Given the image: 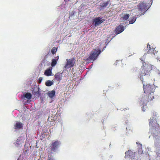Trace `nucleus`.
Listing matches in <instances>:
<instances>
[{
	"mask_svg": "<svg viewBox=\"0 0 160 160\" xmlns=\"http://www.w3.org/2000/svg\"><path fill=\"white\" fill-rule=\"evenodd\" d=\"M152 65L150 64L144 62H142V66L141 67V71L140 75V79L142 78V76L146 75H149L150 71L152 70Z\"/></svg>",
	"mask_w": 160,
	"mask_h": 160,
	"instance_id": "f257e3e1",
	"label": "nucleus"
},
{
	"mask_svg": "<svg viewBox=\"0 0 160 160\" xmlns=\"http://www.w3.org/2000/svg\"><path fill=\"white\" fill-rule=\"evenodd\" d=\"M142 82L144 93L148 95L149 94L150 95H153V92L155 91L154 86L153 85H151L149 84L146 85L145 82Z\"/></svg>",
	"mask_w": 160,
	"mask_h": 160,
	"instance_id": "f03ea898",
	"label": "nucleus"
},
{
	"mask_svg": "<svg viewBox=\"0 0 160 160\" xmlns=\"http://www.w3.org/2000/svg\"><path fill=\"white\" fill-rule=\"evenodd\" d=\"M61 144L60 141L58 140L52 141L49 145V152L51 153H53L57 152L60 147Z\"/></svg>",
	"mask_w": 160,
	"mask_h": 160,
	"instance_id": "7ed1b4c3",
	"label": "nucleus"
},
{
	"mask_svg": "<svg viewBox=\"0 0 160 160\" xmlns=\"http://www.w3.org/2000/svg\"><path fill=\"white\" fill-rule=\"evenodd\" d=\"M150 96V98H149V95L146 94L144 95L143 97L141 98L140 101L142 102V104H147L148 102L151 101L154 98L153 95H151Z\"/></svg>",
	"mask_w": 160,
	"mask_h": 160,
	"instance_id": "20e7f679",
	"label": "nucleus"
},
{
	"mask_svg": "<svg viewBox=\"0 0 160 160\" xmlns=\"http://www.w3.org/2000/svg\"><path fill=\"white\" fill-rule=\"evenodd\" d=\"M100 52V50L98 51L95 50L93 52H91L87 59L88 60H92L93 61L97 59V57Z\"/></svg>",
	"mask_w": 160,
	"mask_h": 160,
	"instance_id": "39448f33",
	"label": "nucleus"
},
{
	"mask_svg": "<svg viewBox=\"0 0 160 160\" xmlns=\"http://www.w3.org/2000/svg\"><path fill=\"white\" fill-rule=\"evenodd\" d=\"M105 19L102 18H101L98 17L95 18L94 19L93 21V24L94 26L96 27L99 26L104 21Z\"/></svg>",
	"mask_w": 160,
	"mask_h": 160,
	"instance_id": "423d86ee",
	"label": "nucleus"
},
{
	"mask_svg": "<svg viewBox=\"0 0 160 160\" xmlns=\"http://www.w3.org/2000/svg\"><path fill=\"white\" fill-rule=\"evenodd\" d=\"M67 63L65 66V68L68 69L72 67L75 62V59L72 58L69 59H67Z\"/></svg>",
	"mask_w": 160,
	"mask_h": 160,
	"instance_id": "0eeeda50",
	"label": "nucleus"
},
{
	"mask_svg": "<svg viewBox=\"0 0 160 160\" xmlns=\"http://www.w3.org/2000/svg\"><path fill=\"white\" fill-rule=\"evenodd\" d=\"M32 94L34 95L35 98H38L40 96L39 88L37 87H34L32 90Z\"/></svg>",
	"mask_w": 160,
	"mask_h": 160,
	"instance_id": "6e6552de",
	"label": "nucleus"
},
{
	"mask_svg": "<svg viewBox=\"0 0 160 160\" xmlns=\"http://www.w3.org/2000/svg\"><path fill=\"white\" fill-rule=\"evenodd\" d=\"M124 29V27L121 25L118 26L115 29V32L116 33L118 34L122 32Z\"/></svg>",
	"mask_w": 160,
	"mask_h": 160,
	"instance_id": "1a4fd4ad",
	"label": "nucleus"
},
{
	"mask_svg": "<svg viewBox=\"0 0 160 160\" xmlns=\"http://www.w3.org/2000/svg\"><path fill=\"white\" fill-rule=\"evenodd\" d=\"M146 7L145 4L143 2L140 3L138 6V8L140 11H144Z\"/></svg>",
	"mask_w": 160,
	"mask_h": 160,
	"instance_id": "9d476101",
	"label": "nucleus"
},
{
	"mask_svg": "<svg viewBox=\"0 0 160 160\" xmlns=\"http://www.w3.org/2000/svg\"><path fill=\"white\" fill-rule=\"evenodd\" d=\"M110 0H108L107 1H104L100 3V6L102 8L107 7L108 5L110 3L111 4Z\"/></svg>",
	"mask_w": 160,
	"mask_h": 160,
	"instance_id": "9b49d317",
	"label": "nucleus"
},
{
	"mask_svg": "<svg viewBox=\"0 0 160 160\" xmlns=\"http://www.w3.org/2000/svg\"><path fill=\"white\" fill-rule=\"evenodd\" d=\"M59 58L58 56L55 57L52 60V62L51 63V66L52 67L55 66L57 63V61L58 60Z\"/></svg>",
	"mask_w": 160,
	"mask_h": 160,
	"instance_id": "f8f14e48",
	"label": "nucleus"
},
{
	"mask_svg": "<svg viewBox=\"0 0 160 160\" xmlns=\"http://www.w3.org/2000/svg\"><path fill=\"white\" fill-rule=\"evenodd\" d=\"M52 69V67H50L49 68L47 69L44 72V74L47 76L51 75Z\"/></svg>",
	"mask_w": 160,
	"mask_h": 160,
	"instance_id": "ddd939ff",
	"label": "nucleus"
},
{
	"mask_svg": "<svg viewBox=\"0 0 160 160\" xmlns=\"http://www.w3.org/2000/svg\"><path fill=\"white\" fill-rule=\"evenodd\" d=\"M14 128L15 129H20L22 127V123L20 122H16L14 126Z\"/></svg>",
	"mask_w": 160,
	"mask_h": 160,
	"instance_id": "4468645a",
	"label": "nucleus"
},
{
	"mask_svg": "<svg viewBox=\"0 0 160 160\" xmlns=\"http://www.w3.org/2000/svg\"><path fill=\"white\" fill-rule=\"evenodd\" d=\"M54 77V79H55L56 80H61L62 78V74L59 72L57 73L56 74Z\"/></svg>",
	"mask_w": 160,
	"mask_h": 160,
	"instance_id": "2eb2a0df",
	"label": "nucleus"
},
{
	"mask_svg": "<svg viewBox=\"0 0 160 160\" xmlns=\"http://www.w3.org/2000/svg\"><path fill=\"white\" fill-rule=\"evenodd\" d=\"M156 122V119L155 118H152V119H150V121L149 122V125L152 126H154Z\"/></svg>",
	"mask_w": 160,
	"mask_h": 160,
	"instance_id": "dca6fc26",
	"label": "nucleus"
},
{
	"mask_svg": "<svg viewBox=\"0 0 160 160\" xmlns=\"http://www.w3.org/2000/svg\"><path fill=\"white\" fill-rule=\"evenodd\" d=\"M48 95L49 97L52 98L55 96V91L54 90L50 91L48 92Z\"/></svg>",
	"mask_w": 160,
	"mask_h": 160,
	"instance_id": "f3484780",
	"label": "nucleus"
},
{
	"mask_svg": "<svg viewBox=\"0 0 160 160\" xmlns=\"http://www.w3.org/2000/svg\"><path fill=\"white\" fill-rule=\"evenodd\" d=\"M24 97L28 99H30L32 98V95L30 93L27 92L24 95Z\"/></svg>",
	"mask_w": 160,
	"mask_h": 160,
	"instance_id": "a211bd4d",
	"label": "nucleus"
},
{
	"mask_svg": "<svg viewBox=\"0 0 160 160\" xmlns=\"http://www.w3.org/2000/svg\"><path fill=\"white\" fill-rule=\"evenodd\" d=\"M23 141L20 138H18L16 141V143L18 146H22Z\"/></svg>",
	"mask_w": 160,
	"mask_h": 160,
	"instance_id": "6ab92c4d",
	"label": "nucleus"
},
{
	"mask_svg": "<svg viewBox=\"0 0 160 160\" xmlns=\"http://www.w3.org/2000/svg\"><path fill=\"white\" fill-rule=\"evenodd\" d=\"M149 47L150 48V49L148 50V51L147 52V53L148 54H153L154 55L155 54V50H154V49L153 48H151L150 47V46L149 45Z\"/></svg>",
	"mask_w": 160,
	"mask_h": 160,
	"instance_id": "aec40b11",
	"label": "nucleus"
},
{
	"mask_svg": "<svg viewBox=\"0 0 160 160\" xmlns=\"http://www.w3.org/2000/svg\"><path fill=\"white\" fill-rule=\"evenodd\" d=\"M57 48L55 47H53L51 50V52L53 54H55L57 52Z\"/></svg>",
	"mask_w": 160,
	"mask_h": 160,
	"instance_id": "412c9836",
	"label": "nucleus"
},
{
	"mask_svg": "<svg viewBox=\"0 0 160 160\" xmlns=\"http://www.w3.org/2000/svg\"><path fill=\"white\" fill-rule=\"evenodd\" d=\"M136 18L135 17H133L129 21V24H133L136 20Z\"/></svg>",
	"mask_w": 160,
	"mask_h": 160,
	"instance_id": "4be33fe9",
	"label": "nucleus"
},
{
	"mask_svg": "<svg viewBox=\"0 0 160 160\" xmlns=\"http://www.w3.org/2000/svg\"><path fill=\"white\" fill-rule=\"evenodd\" d=\"M53 82L51 81H47L45 83V85L47 86H50L52 85Z\"/></svg>",
	"mask_w": 160,
	"mask_h": 160,
	"instance_id": "5701e85b",
	"label": "nucleus"
},
{
	"mask_svg": "<svg viewBox=\"0 0 160 160\" xmlns=\"http://www.w3.org/2000/svg\"><path fill=\"white\" fill-rule=\"evenodd\" d=\"M129 14H125L122 18L124 20H127L129 17Z\"/></svg>",
	"mask_w": 160,
	"mask_h": 160,
	"instance_id": "b1692460",
	"label": "nucleus"
},
{
	"mask_svg": "<svg viewBox=\"0 0 160 160\" xmlns=\"http://www.w3.org/2000/svg\"><path fill=\"white\" fill-rule=\"evenodd\" d=\"M132 151H129L125 152V154L127 155H129V156H130V154H132Z\"/></svg>",
	"mask_w": 160,
	"mask_h": 160,
	"instance_id": "393cba45",
	"label": "nucleus"
},
{
	"mask_svg": "<svg viewBox=\"0 0 160 160\" xmlns=\"http://www.w3.org/2000/svg\"><path fill=\"white\" fill-rule=\"evenodd\" d=\"M140 59L142 61H143V62L145 59L143 58H140Z\"/></svg>",
	"mask_w": 160,
	"mask_h": 160,
	"instance_id": "a878e982",
	"label": "nucleus"
},
{
	"mask_svg": "<svg viewBox=\"0 0 160 160\" xmlns=\"http://www.w3.org/2000/svg\"><path fill=\"white\" fill-rule=\"evenodd\" d=\"M48 160H54V159L52 158H50Z\"/></svg>",
	"mask_w": 160,
	"mask_h": 160,
	"instance_id": "bb28decb",
	"label": "nucleus"
},
{
	"mask_svg": "<svg viewBox=\"0 0 160 160\" xmlns=\"http://www.w3.org/2000/svg\"><path fill=\"white\" fill-rule=\"evenodd\" d=\"M42 80V78L40 77L39 78L38 80Z\"/></svg>",
	"mask_w": 160,
	"mask_h": 160,
	"instance_id": "cd10ccee",
	"label": "nucleus"
},
{
	"mask_svg": "<svg viewBox=\"0 0 160 160\" xmlns=\"http://www.w3.org/2000/svg\"><path fill=\"white\" fill-rule=\"evenodd\" d=\"M42 81H38V83L39 84Z\"/></svg>",
	"mask_w": 160,
	"mask_h": 160,
	"instance_id": "c85d7f7f",
	"label": "nucleus"
},
{
	"mask_svg": "<svg viewBox=\"0 0 160 160\" xmlns=\"http://www.w3.org/2000/svg\"><path fill=\"white\" fill-rule=\"evenodd\" d=\"M149 98H150V94H149Z\"/></svg>",
	"mask_w": 160,
	"mask_h": 160,
	"instance_id": "c756f323",
	"label": "nucleus"
},
{
	"mask_svg": "<svg viewBox=\"0 0 160 160\" xmlns=\"http://www.w3.org/2000/svg\"><path fill=\"white\" fill-rule=\"evenodd\" d=\"M144 108V106H143L142 107V109H143V108Z\"/></svg>",
	"mask_w": 160,
	"mask_h": 160,
	"instance_id": "7c9ffc66",
	"label": "nucleus"
},
{
	"mask_svg": "<svg viewBox=\"0 0 160 160\" xmlns=\"http://www.w3.org/2000/svg\"><path fill=\"white\" fill-rule=\"evenodd\" d=\"M64 1H65V2H66V1H67L66 0H64Z\"/></svg>",
	"mask_w": 160,
	"mask_h": 160,
	"instance_id": "2f4dec72",
	"label": "nucleus"
},
{
	"mask_svg": "<svg viewBox=\"0 0 160 160\" xmlns=\"http://www.w3.org/2000/svg\"><path fill=\"white\" fill-rule=\"evenodd\" d=\"M49 153H50V154H51V153L50 152H49ZM51 155H52V154H51Z\"/></svg>",
	"mask_w": 160,
	"mask_h": 160,
	"instance_id": "473e14b6",
	"label": "nucleus"
}]
</instances>
